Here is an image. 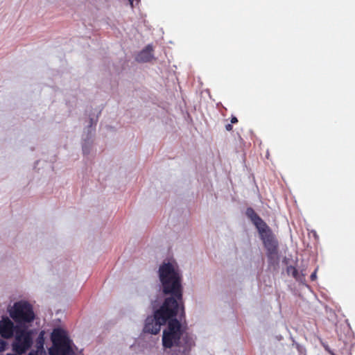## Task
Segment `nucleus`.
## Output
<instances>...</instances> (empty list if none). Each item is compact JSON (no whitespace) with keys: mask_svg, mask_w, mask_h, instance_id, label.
I'll use <instances>...</instances> for the list:
<instances>
[{"mask_svg":"<svg viewBox=\"0 0 355 355\" xmlns=\"http://www.w3.org/2000/svg\"><path fill=\"white\" fill-rule=\"evenodd\" d=\"M133 1L134 0H129V1L130 2L131 4L132 3Z\"/></svg>","mask_w":355,"mask_h":355,"instance_id":"obj_18","label":"nucleus"},{"mask_svg":"<svg viewBox=\"0 0 355 355\" xmlns=\"http://www.w3.org/2000/svg\"><path fill=\"white\" fill-rule=\"evenodd\" d=\"M6 345L7 343L0 338V352L5 349Z\"/></svg>","mask_w":355,"mask_h":355,"instance_id":"obj_12","label":"nucleus"},{"mask_svg":"<svg viewBox=\"0 0 355 355\" xmlns=\"http://www.w3.org/2000/svg\"><path fill=\"white\" fill-rule=\"evenodd\" d=\"M153 46L151 45H148L137 55V61L139 62H149L153 58Z\"/></svg>","mask_w":355,"mask_h":355,"instance_id":"obj_9","label":"nucleus"},{"mask_svg":"<svg viewBox=\"0 0 355 355\" xmlns=\"http://www.w3.org/2000/svg\"><path fill=\"white\" fill-rule=\"evenodd\" d=\"M21 325H15L13 322L8 317H4L0 320V335L2 338L9 339L12 338L17 332V329Z\"/></svg>","mask_w":355,"mask_h":355,"instance_id":"obj_7","label":"nucleus"},{"mask_svg":"<svg viewBox=\"0 0 355 355\" xmlns=\"http://www.w3.org/2000/svg\"><path fill=\"white\" fill-rule=\"evenodd\" d=\"M286 272L288 275H291L294 277L297 281H302L303 277H302L298 272V270L295 266H288L286 268Z\"/></svg>","mask_w":355,"mask_h":355,"instance_id":"obj_10","label":"nucleus"},{"mask_svg":"<svg viewBox=\"0 0 355 355\" xmlns=\"http://www.w3.org/2000/svg\"><path fill=\"white\" fill-rule=\"evenodd\" d=\"M28 355H37V352H31Z\"/></svg>","mask_w":355,"mask_h":355,"instance_id":"obj_16","label":"nucleus"},{"mask_svg":"<svg viewBox=\"0 0 355 355\" xmlns=\"http://www.w3.org/2000/svg\"><path fill=\"white\" fill-rule=\"evenodd\" d=\"M238 122V119L236 116H232L231 118V123H236Z\"/></svg>","mask_w":355,"mask_h":355,"instance_id":"obj_15","label":"nucleus"},{"mask_svg":"<svg viewBox=\"0 0 355 355\" xmlns=\"http://www.w3.org/2000/svg\"><path fill=\"white\" fill-rule=\"evenodd\" d=\"M233 128V126L232 124H227L225 125V129L227 130V131H231Z\"/></svg>","mask_w":355,"mask_h":355,"instance_id":"obj_14","label":"nucleus"},{"mask_svg":"<svg viewBox=\"0 0 355 355\" xmlns=\"http://www.w3.org/2000/svg\"><path fill=\"white\" fill-rule=\"evenodd\" d=\"M159 277L162 284L163 293L171 295L166 297L162 305L153 315L148 316L145 321L144 331L151 334H157L161 326L165 324L171 318L178 315L180 310V320L185 316L182 300V286L181 275L171 263H164L159 266Z\"/></svg>","mask_w":355,"mask_h":355,"instance_id":"obj_1","label":"nucleus"},{"mask_svg":"<svg viewBox=\"0 0 355 355\" xmlns=\"http://www.w3.org/2000/svg\"><path fill=\"white\" fill-rule=\"evenodd\" d=\"M6 355H19V354H6Z\"/></svg>","mask_w":355,"mask_h":355,"instance_id":"obj_17","label":"nucleus"},{"mask_svg":"<svg viewBox=\"0 0 355 355\" xmlns=\"http://www.w3.org/2000/svg\"><path fill=\"white\" fill-rule=\"evenodd\" d=\"M167 328L164 330L162 344L165 348H171L173 346H179L183 329L180 322L175 317L168 321Z\"/></svg>","mask_w":355,"mask_h":355,"instance_id":"obj_5","label":"nucleus"},{"mask_svg":"<svg viewBox=\"0 0 355 355\" xmlns=\"http://www.w3.org/2000/svg\"><path fill=\"white\" fill-rule=\"evenodd\" d=\"M44 332L43 331H42L37 340H36V345H37V349H42L43 347H44Z\"/></svg>","mask_w":355,"mask_h":355,"instance_id":"obj_11","label":"nucleus"},{"mask_svg":"<svg viewBox=\"0 0 355 355\" xmlns=\"http://www.w3.org/2000/svg\"><path fill=\"white\" fill-rule=\"evenodd\" d=\"M9 314L11 318L19 325L31 323L35 318L33 306L24 300L15 302L9 310Z\"/></svg>","mask_w":355,"mask_h":355,"instance_id":"obj_3","label":"nucleus"},{"mask_svg":"<svg viewBox=\"0 0 355 355\" xmlns=\"http://www.w3.org/2000/svg\"><path fill=\"white\" fill-rule=\"evenodd\" d=\"M53 346L49 349V355H73L71 340L65 332L60 329H54L51 334Z\"/></svg>","mask_w":355,"mask_h":355,"instance_id":"obj_4","label":"nucleus"},{"mask_svg":"<svg viewBox=\"0 0 355 355\" xmlns=\"http://www.w3.org/2000/svg\"><path fill=\"white\" fill-rule=\"evenodd\" d=\"M312 281H314L316 279V270H315L311 275V277H310Z\"/></svg>","mask_w":355,"mask_h":355,"instance_id":"obj_13","label":"nucleus"},{"mask_svg":"<svg viewBox=\"0 0 355 355\" xmlns=\"http://www.w3.org/2000/svg\"><path fill=\"white\" fill-rule=\"evenodd\" d=\"M196 345L194 338L189 335L188 334H185L182 337V341L180 340L179 347L182 348V349H180V353L181 355H189L190 352Z\"/></svg>","mask_w":355,"mask_h":355,"instance_id":"obj_8","label":"nucleus"},{"mask_svg":"<svg viewBox=\"0 0 355 355\" xmlns=\"http://www.w3.org/2000/svg\"><path fill=\"white\" fill-rule=\"evenodd\" d=\"M245 215L256 227L268 257L272 259L277 254L279 247L278 241L272 230L252 207L246 209Z\"/></svg>","mask_w":355,"mask_h":355,"instance_id":"obj_2","label":"nucleus"},{"mask_svg":"<svg viewBox=\"0 0 355 355\" xmlns=\"http://www.w3.org/2000/svg\"><path fill=\"white\" fill-rule=\"evenodd\" d=\"M33 331L21 326L17 329L15 340L12 343V350L17 354L26 353L33 345Z\"/></svg>","mask_w":355,"mask_h":355,"instance_id":"obj_6","label":"nucleus"}]
</instances>
